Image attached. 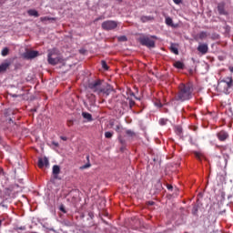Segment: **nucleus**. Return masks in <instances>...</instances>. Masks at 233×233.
<instances>
[{
	"label": "nucleus",
	"instance_id": "nucleus-1",
	"mask_svg": "<svg viewBox=\"0 0 233 233\" xmlns=\"http://www.w3.org/2000/svg\"><path fill=\"white\" fill-rule=\"evenodd\" d=\"M192 85L182 83L178 86V91L172 101H180L181 103L184 101H189V99H192Z\"/></svg>",
	"mask_w": 233,
	"mask_h": 233
},
{
	"label": "nucleus",
	"instance_id": "nucleus-2",
	"mask_svg": "<svg viewBox=\"0 0 233 233\" xmlns=\"http://www.w3.org/2000/svg\"><path fill=\"white\" fill-rule=\"evenodd\" d=\"M217 90H218L221 94H231L233 90L232 76H227L219 80L217 86Z\"/></svg>",
	"mask_w": 233,
	"mask_h": 233
},
{
	"label": "nucleus",
	"instance_id": "nucleus-3",
	"mask_svg": "<svg viewBox=\"0 0 233 233\" xmlns=\"http://www.w3.org/2000/svg\"><path fill=\"white\" fill-rule=\"evenodd\" d=\"M47 63L55 66V65H58L61 63V56L57 53V49H49L47 54Z\"/></svg>",
	"mask_w": 233,
	"mask_h": 233
},
{
	"label": "nucleus",
	"instance_id": "nucleus-4",
	"mask_svg": "<svg viewBox=\"0 0 233 233\" xmlns=\"http://www.w3.org/2000/svg\"><path fill=\"white\" fill-rule=\"evenodd\" d=\"M156 36L143 35L138 38V41L142 46H147V48H156V41H154Z\"/></svg>",
	"mask_w": 233,
	"mask_h": 233
},
{
	"label": "nucleus",
	"instance_id": "nucleus-5",
	"mask_svg": "<svg viewBox=\"0 0 233 233\" xmlns=\"http://www.w3.org/2000/svg\"><path fill=\"white\" fill-rule=\"evenodd\" d=\"M102 86L103 84L101 83V80H96L88 84V88H90L92 92H95V94H97L98 96H101Z\"/></svg>",
	"mask_w": 233,
	"mask_h": 233
},
{
	"label": "nucleus",
	"instance_id": "nucleus-6",
	"mask_svg": "<svg viewBox=\"0 0 233 233\" xmlns=\"http://www.w3.org/2000/svg\"><path fill=\"white\" fill-rule=\"evenodd\" d=\"M117 28V22L114 20H106L102 23V29L110 31V30H116Z\"/></svg>",
	"mask_w": 233,
	"mask_h": 233
},
{
	"label": "nucleus",
	"instance_id": "nucleus-7",
	"mask_svg": "<svg viewBox=\"0 0 233 233\" xmlns=\"http://www.w3.org/2000/svg\"><path fill=\"white\" fill-rule=\"evenodd\" d=\"M197 50L201 54V56H207V54H208V44L199 43Z\"/></svg>",
	"mask_w": 233,
	"mask_h": 233
},
{
	"label": "nucleus",
	"instance_id": "nucleus-8",
	"mask_svg": "<svg viewBox=\"0 0 233 233\" xmlns=\"http://www.w3.org/2000/svg\"><path fill=\"white\" fill-rule=\"evenodd\" d=\"M112 92V86L108 84L102 85V87L100 89V96H110V93Z\"/></svg>",
	"mask_w": 233,
	"mask_h": 233
},
{
	"label": "nucleus",
	"instance_id": "nucleus-9",
	"mask_svg": "<svg viewBox=\"0 0 233 233\" xmlns=\"http://www.w3.org/2000/svg\"><path fill=\"white\" fill-rule=\"evenodd\" d=\"M217 137H218V141L225 142L228 139V137H230V135H228V132H227L225 130H221L217 133Z\"/></svg>",
	"mask_w": 233,
	"mask_h": 233
},
{
	"label": "nucleus",
	"instance_id": "nucleus-10",
	"mask_svg": "<svg viewBox=\"0 0 233 233\" xmlns=\"http://www.w3.org/2000/svg\"><path fill=\"white\" fill-rule=\"evenodd\" d=\"M38 167L39 168H44V167H50V161L48 160V157H39L38 158Z\"/></svg>",
	"mask_w": 233,
	"mask_h": 233
},
{
	"label": "nucleus",
	"instance_id": "nucleus-11",
	"mask_svg": "<svg viewBox=\"0 0 233 233\" xmlns=\"http://www.w3.org/2000/svg\"><path fill=\"white\" fill-rule=\"evenodd\" d=\"M37 56H39V52L34 51V50L27 51L24 54V57L25 59H34V58L37 57Z\"/></svg>",
	"mask_w": 233,
	"mask_h": 233
},
{
	"label": "nucleus",
	"instance_id": "nucleus-12",
	"mask_svg": "<svg viewBox=\"0 0 233 233\" xmlns=\"http://www.w3.org/2000/svg\"><path fill=\"white\" fill-rule=\"evenodd\" d=\"M218 12L219 15H227V11H225V3H219L218 5Z\"/></svg>",
	"mask_w": 233,
	"mask_h": 233
},
{
	"label": "nucleus",
	"instance_id": "nucleus-13",
	"mask_svg": "<svg viewBox=\"0 0 233 233\" xmlns=\"http://www.w3.org/2000/svg\"><path fill=\"white\" fill-rule=\"evenodd\" d=\"M208 37V34L205 31H201L198 35L195 36V40L200 39V41H203V39H207Z\"/></svg>",
	"mask_w": 233,
	"mask_h": 233
},
{
	"label": "nucleus",
	"instance_id": "nucleus-14",
	"mask_svg": "<svg viewBox=\"0 0 233 233\" xmlns=\"http://www.w3.org/2000/svg\"><path fill=\"white\" fill-rule=\"evenodd\" d=\"M126 135H127L128 137H131L132 139H134V137H136L137 136V133L135 132L134 130L127 129V130H126Z\"/></svg>",
	"mask_w": 233,
	"mask_h": 233
},
{
	"label": "nucleus",
	"instance_id": "nucleus-15",
	"mask_svg": "<svg viewBox=\"0 0 233 233\" xmlns=\"http://www.w3.org/2000/svg\"><path fill=\"white\" fill-rule=\"evenodd\" d=\"M175 133L177 134V136L181 137V136H183V127H181V126H176L175 127Z\"/></svg>",
	"mask_w": 233,
	"mask_h": 233
},
{
	"label": "nucleus",
	"instance_id": "nucleus-16",
	"mask_svg": "<svg viewBox=\"0 0 233 233\" xmlns=\"http://www.w3.org/2000/svg\"><path fill=\"white\" fill-rule=\"evenodd\" d=\"M28 15H31L33 17H39V12L35 9H30L27 11Z\"/></svg>",
	"mask_w": 233,
	"mask_h": 233
},
{
	"label": "nucleus",
	"instance_id": "nucleus-17",
	"mask_svg": "<svg viewBox=\"0 0 233 233\" xmlns=\"http://www.w3.org/2000/svg\"><path fill=\"white\" fill-rule=\"evenodd\" d=\"M140 21L142 23H148V21H154V16L144 15V16H141Z\"/></svg>",
	"mask_w": 233,
	"mask_h": 233
},
{
	"label": "nucleus",
	"instance_id": "nucleus-18",
	"mask_svg": "<svg viewBox=\"0 0 233 233\" xmlns=\"http://www.w3.org/2000/svg\"><path fill=\"white\" fill-rule=\"evenodd\" d=\"M174 66L175 68H178L179 70H183V68H185V64H183V62L181 61H177L174 63Z\"/></svg>",
	"mask_w": 233,
	"mask_h": 233
},
{
	"label": "nucleus",
	"instance_id": "nucleus-19",
	"mask_svg": "<svg viewBox=\"0 0 233 233\" xmlns=\"http://www.w3.org/2000/svg\"><path fill=\"white\" fill-rule=\"evenodd\" d=\"M8 66H10L9 63H3L0 65V73L1 72H6V70L8 69Z\"/></svg>",
	"mask_w": 233,
	"mask_h": 233
},
{
	"label": "nucleus",
	"instance_id": "nucleus-20",
	"mask_svg": "<svg viewBox=\"0 0 233 233\" xmlns=\"http://www.w3.org/2000/svg\"><path fill=\"white\" fill-rule=\"evenodd\" d=\"M59 172H61V167H59V166L55 165L53 167V174L54 176H58Z\"/></svg>",
	"mask_w": 233,
	"mask_h": 233
},
{
	"label": "nucleus",
	"instance_id": "nucleus-21",
	"mask_svg": "<svg viewBox=\"0 0 233 233\" xmlns=\"http://www.w3.org/2000/svg\"><path fill=\"white\" fill-rule=\"evenodd\" d=\"M170 50L173 54H175V56H179V50L177 47H176V46H174V44L171 45Z\"/></svg>",
	"mask_w": 233,
	"mask_h": 233
},
{
	"label": "nucleus",
	"instance_id": "nucleus-22",
	"mask_svg": "<svg viewBox=\"0 0 233 233\" xmlns=\"http://www.w3.org/2000/svg\"><path fill=\"white\" fill-rule=\"evenodd\" d=\"M166 25H167V26H172L173 28L176 26L174 25V21L170 17L166 18Z\"/></svg>",
	"mask_w": 233,
	"mask_h": 233
},
{
	"label": "nucleus",
	"instance_id": "nucleus-23",
	"mask_svg": "<svg viewBox=\"0 0 233 233\" xmlns=\"http://www.w3.org/2000/svg\"><path fill=\"white\" fill-rule=\"evenodd\" d=\"M40 21L42 23H45V21H56V18L55 17L44 16V17H40Z\"/></svg>",
	"mask_w": 233,
	"mask_h": 233
},
{
	"label": "nucleus",
	"instance_id": "nucleus-24",
	"mask_svg": "<svg viewBox=\"0 0 233 233\" xmlns=\"http://www.w3.org/2000/svg\"><path fill=\"white\" fill-rule=\"evenodd\" d=\"M83 118L87 121H92V115L90 113H82Z\"/></svg>",
	"mask_w": 233,
	"mask_h": 233
},
{
	"label": "nucleus",
	"instance_id": "nucleus-25",
	"mask_svg": "<svg viewBox=\"0 0 233 233\" xmlns=\"http://www.w3.org/2000/svg\"><path fill=\"white\" fill-rule=\"evenodd\" d=\"M169 121L170 120H168L167 118H160L159 125H161V127H165V125H167Z\"/></svg>",
	"mask_w": 233,
	"mask_h": 233
},
{
	"label": "nucleus",
	"instance_id": "nucleus-26",
	"mask_svg": "<svg viewBox=\"0 0 233 233\" xmlns=\"http://www.w3.org/2000/svg\"><path fill=\"white\" fill-rule=\"evenodd\" d=\"M113 137H114V132L106 131V132L105 133V137H106V139H112Z\"/></svg>",
	"mask_w": 233,
	"mask_h": 233
},
{
	"label": "nucleus",
	"instance_id": "nucleus-27",
	"mask_svg": "<svg viewBox=\"0 0 233 233\" xmlns=\"http://www.w3.org/2000/svg\"><path fill=\"white\" fill-rule=\"evenodd\" d=\"M9 52H10V50L8 49V47H5L2 50L1 54H2L3 57H6V56L8 55Z\"/></svg>",
	"mask_w": 233,
	"mask_h": 233
},
{
	"label": "nucleus",
	"instance_id": "nucleus-28",
	"mask_svg": "<svg viewBox=\"0 0 233 233\" xmlns=\"http://www.w3.org/2000/svg\"><path fill=\"white\" fill-rule=\"evenodd\" d=\"M101 65H102V68H104V70H108V65L106 64V61L102 60L101 61Z\"/></svg>",
	"mask_w": 233,
	"mask_h": 233
},
{
	"label": "nucleus",
	"instance_id": "nucleus-29",
	"mask_svg": "<svg viewBox=\"0 0 233 233\" xmlns=\"http://www.w3.org/2000/svg\"><path fill=\"white\" fill-rule=\"evenodd\" d=\"M195 156L198 159H199V161H201V159L204 157L201 152H195Z\"/></svg>",
	"mask_w": 233,
	"mask_h": 233
},
{
	"label": "nucleus",
	"instance_id": "nucleus-30",
	"mask_svg": "<svg viewBox=\"0 0 233 233\" xmlns=\"http://www.w3.org/2000/svg\"><path fill=\"white\" fill-rule=\"evenodd\" d=\"M82 170H85V168H90V163H87L80 167Z\"/></svg>",
	"mask_w": 233,
	"mask_h": 233
},
{
	"label": "nucleus",
	"instance_id": "nucleus-31",
	"mask_svg": "<svg viewBox=\"0 0 233 233\" xmlns=\"http://www.w3.org/2000/svg\"><path fill=\"white\" fill-rule=\"evenodd\" d=\"M192 214H193L194 216H196V214H198V207H197V206H195V207L193 208V209H192Z\"/></svg>",
	"mask_w": 233,
	"mask_h": 233
},
{
	"label": "nucleus",
	"instance_id": "nucleus-32",
	"mask_svg": "<svg viewBox=\"0 0 233 233\" xmlns=\"http://www.w3.org/2000/svg\"><path fill=\"white\" fill-rule=\"evenodd\" d=\"M115 130H116V132H120L121 125H116Z\"/></svg>",
	"mask_w": 233,
	"mask_h": 233
},
{
	"label": "nucleus",
	"instance_id": "nucleus-33",
	"mask_svg": "<svg viewBox=\"0 0 233 233\" xmlns=\"http://www.w3.org/2000/svg\"><path fill=\"white\" fill-rule=\"evenodd\" d=\"M175 5H181V0H173Z\"/></svg>",
	"mask_w": 233,
	"mask_h": 233
},
{
	"label": "nucleus",
	"instance_id": "nucleus-34",
	"mask_svg": "<svg viewBox=\"0 0 233 233\" xmlns=\"http://www.w3.org/2000/svg\"><path fill=\"white\" fill-rule=\"evenodd\" d=\"M67 125L68 127H72V125H74V121L72 120L67 121Z\"/></svg>",
	"mask_w": 233,
	"mask_h": 233
},
{
	"label": "nucleus",
	"instance_id": "nucleus-35",
	"mask_svg": "<svg viewBox=\"0 0 233 233\" xmlns=\"http://www.w3.org/2000/svg\"><path fill=\"white\" fill-rule=\"evenodd\" d=\"M101 19H103V16H99V17L96 18L95 23H97V21H101Z\"/></svg>",
	"mask_w": 233,
	"mask_h": 233
},
{
	"label": "nucleus",
	"instance_id": "nucleus-36",
	"mask_svg": "<svg viewBox=\"0 0 233 233\" xmlns=\"http://www.w3.org/2000/svg\"><path fill=\"white\" fill-rule=\"evenodd\" d=\"M129 105H130V106H134V105H136V102H134V100H130Z\"/></svg>",
	"mask_w": 233,
	"mask_h": 233
},
{
	"label": "nucleus",
	"instance_id": "nucleus-37",
	"mask_svg": "<svg viewBox=\"0 0 233 233\" xmlns=\"http://www.w3.org/2000/svg\"><path fill=\"white\" fill-rule=\"evenodd\" d=\"M60 139H62V141H66V137H60Z\"/></svg>",
	"mask_w": 233,
	"mask_h": 233
},
{
	"label": "nucleus",
	"instance_id": "nucleus-38",
	"mask_svg": "<svg viewBox=\"0 0 233 233\" xmlns=\"http://www.w3.org/2000/svg\"><path fill=\"white\" fill-rule=\"evenodd\" d=\"M228 70H229L231 73H233V66H229V67H228Z\"/></svg>",
	"mask_w": 233,
	"mask_h": 233
},
{
	"label": "nucleus",
	"instance_id": "nucleus-39",
	"mask_svg": "<svg viewBox=\"0 0 233 233\" xmlns=\"http://www.w3.org/2000/svg\"><path fill=\"white\" fill-rule=\"evenodd\" d=\"M172 188H173L172 186H170V185L167 186V189H168V190H172Z\"/></svg>",
	"mask_w": 233,
	"mask_h": 233
},
{
	"label": "nucleus",
	"instance_id": "nucleus-40",
	"mask_svg": "<svg viewBox=\"0 0 233 233\" xmlns=\"http://www.w3.org/2000/svg\"><path fill=\"white\" fill-rule=\"evenodd\" d=\"M60 210H61L62 212H66L64 207H60Z\"/></svg>",
	"mask_w": 233,
	"mask_h": 233
},
{
	"label": "nucleus",
	"instance_id": "nucleus-41",
	"mask_svg": "<svg viewBox=\"0 0 233 233\" xmlns=\"http://www.w3.org/2000/svg\"><path fill=\"white\" fill-rule=\"evenodd\" d=\"M110 125H111V127H114V123L112 122V123H110Z\"/></svg>",
	"mask_w": 233,
	"mask_h": 233
},
{
	"label": "nucleus",
	"instance_id": "nucleus-42",
	"mask_svg": "<svg viewBox=\"0 0 233 233\" xmlns=\"http://www.w3.org/2000/svg\"><path fill=\"white\" fill-rule=\"evenodd\" d=\"M150 205H154V202H150Z\"/></svg>",
	"mask_w": 233,
	"mask_h": 233
},
{
	"label": "nucleus",
	"instance_id": "nucleus-43",
	"mask_svg": "<svg viewBox=\"0 0 233 233\" xmlns=\"http://www.w3.org/2000/svg\"><path fill=\"white\" fill-rule=\"evenodd\" d=\"M153 161H156V158H153Z\"/></svg>",
	"mask_w": 233,
	"mask_h": 233
},
{
	"label": "nucleus",
	"instance_id": "nucleus-44",
	"mask_svg": "<svg viewBox=\"0 0 233 233\" xmlns=\"http://www.w3.org/2000/svg\"><path fill=\"white\" fill-rule=\"evenodd\" d=\"M1 223H2V221L0 220V227H1Z\"/></svg>",
	"mask_w": 233,
	"mask_h": 233
},
{
	"label": "nucleus",
	"instance_id": "nucleus-45",
	"mask_svg": "<svg viewBox=\"0 0 233 233\" xmlns=\"http://www.w3.org/2000/svg\"><path fill=\"white\" fill-rule=\"evenodd\" d=\"M118 1H120V2H121V1H123V0H118Z\"/></svg>",
	"mask_w": 233,
	"mask_h": 233
}]
</instances>
